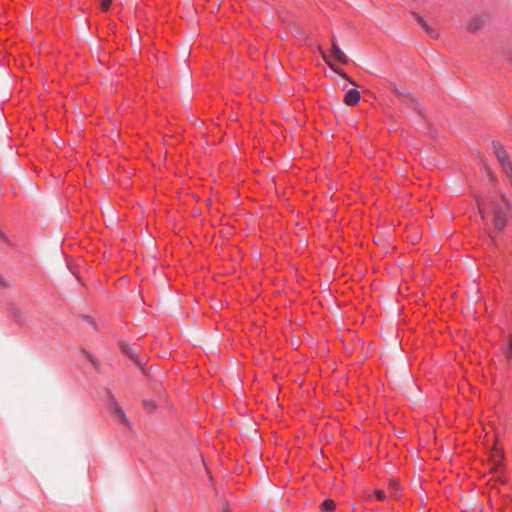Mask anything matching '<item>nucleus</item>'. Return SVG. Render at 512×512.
<instances>
[{
	"label": "nucleus",
	"instance_id": "14",
	"mask_svg": "<svg viewBox=\"0 0 512 512\" xmlns=\"http://www.w3.org/2000/svg\"><path fill=\"white\" fill-rule=\"evenodd\" d=\"M503 56L512 62V45L506 46L503 50Z\"/></svg>",
	"mask_w": 512,
	"mask_h": 512
},
{
	"label": "nucleus",
	"instance_id": "9",
	"mask_svg": "<svg viewBox=\"0 0 512 512\" xmlns=\"http://www.w3.org/2000/svg\"><path fill=\"white\" fill-rule=\"evenodd\" d=\"M335 509V502L331 499H326L321 505L322 512H333Z\"/></svg>",
	"mask_w": 512,
	"mask_h": 512
},
{
	"label": "nucleus",
	"instance_id": "16",
	"mask_svg": "<svg viewBox=\"0 0 512 512\" xmlns=\"http://www.w3.org/2000/svg\"><path fill=\"white\" fill-rule=\"evenodd\" d=\"M375 496L380 501H382V500H384L386 498V494L382 490H376L375 491Z\"/></svg>",
	"mask_w": 512,
	"mask_h": 512
},
{
	"label": "nucleus",
	"instance_id": "20",
	"mask_svg": "<svg viewBox=\"0 0 512 512\" xmlns=\"http://www.w3.org/2000/svg\"><path fill=\"white\" fill-rule=\"evenodd\" d=\"M2 237H3V234L0 232V238H2Z\"/></svg>",
	"mask_w": 512,
	"mask_h": 512
},
{
	"label": "nucleus",
	"instance_id": "5",
	"mask_svg": "<svg viewBox=\"0 0 512 512\" xmlns=\"http://www.w3.org/2000/svg\"><path fill=\"white\" fill-rule=\"evenodd\" d=\"M111 413L116 421L121 422L123 424H128V419L124 411L115 400L111 402Z\"/></svg>",
	"mask_w": 512,
	"mask_h": 512
},
{
	"label": "nucleus",
	"instance_id": "12",
	"mask_svg": "<svg viewBox=\"0 0 512 512\" xmlns=\"http://www.w3.org/2000/svg\"><path fill=\"white\" fill-rule=\"evenodd\" d=\"M416 17V20L417 22L429 33L431 34L432 33V30L431 28L427 25V23L424 21V19L419 16V15H415Z\"/></svg>",
	"mask_w": 512,
	"mask_h": 512
},
{
	"label": "nucleus",
	"instance_id": "17",
	"mask_svg": "<svg viewBox=\"0 0 512 512\" xmlns=\"http://www.w3.org/2000/svg\"><path fill=\"white\" fill-rule=\"evenodd\" d=\"M112 0H101V6L103 9H108L111 5Z\"/></svg>",
	"mask_w": 512,
	"mask_h": 512
},
{
	"label": "nucleus",
	"instance_id": "18",
	"mask_svg": "<svg viewBox=\"0 0 512 512\" xmlns=\"http://www.w3.org/2000/svg\"><path fill=\"white\" fill-rule=\"evenodd\" d=\"M478 208H479V213H480L481 217L484 218V212H483L482 204L480 201H478Z\"/></svg>",
	"mask_w": 512,
	"mask_h": 512
},
{
	"label": "nucleus",
	"instance_id": "15",
	"mask_svg": "<svg viewBox=\"0 0 512 512\" xmlns=\"http://www.w3.org/2000/svg\"><path fill=\"white\" fill-rule=\"evenodd\" d=\"M143 406L148 411H153L155 409V407H156L155 403L153 401H151V400H144L143 401Z\"/></svg>",
	"mask_w": 512,
	"mask_h": 512
},
{
	"label": "nucleus",
	"instance_id": "4",
	"mask_svg": "<svg viewBox=\"0 0 512 512\" xmlns=\"http://www.w3.org/2000/svg\"><path fill=\"white\" fill-rule=\"evenodd\" d=\"M485 21L486 17L483 15L472 17L468 20L466 28L469 32L475 33L482 28Z\"/></svg>",
	"mask_w": 512,
	"mask_h": 512
},
{
	"label": "nucleus",
	"instance_id": "13",
	"mask_svg": "<svg viewBox=\"0 0 512 512\" xmlns=\"http://www.w3.org/2000/svg\"><path fill=\"white\" fill-rule=\"evenodd\" d=\"M398 486L399 485H398L397 481H395V480H391L389 482V489L391 490V492H390L391 496H393V497L396 496V492L398 490Z\"/></svg>",
	"mask_w": 512,
	"mask_h": 512
},
{
	"label": "nucleus",
	"instance_id": "6",
	"mask_svg": "<svg viewBox=\"0 0 512 512\" xmlns=\"http://www.w3.org/2000/svg\"><path fill=\"white\" fill-rule=\"evenodd\" d=\"M320 50V53H321V56H322V59L325 61V63L335 72L337 73L338 75H340L343 79L347 80L348 82H350L351 84L353 85H356L355 82L350 79V77L341 69H339L338 67H336L331 61L330 59L328 58V56L325 54V52L319 48Z\"/></svg>",
	"mask_w": 512,
	"mask_h": 512
},
{
	"label": "nucleus",
	"instance_id": "19",
	"mask_svg": "<svg viewBox=\"0 0 512 512\" xmlns=\"http://www.w3.org/2000/svg\"><path fill=\"white\" fill-rule=\"evenodd\" d=\"M0 284H1V285H3V286H5V285H6V284H5V282L2 280V278H1V277H0Z\"/></svg>",
	"mask_w": 512,
	"mask_h": 512
},
{
	"label": "nucleus",
	"instance_id": "8",
	"mask_svg": "<svg viewBox=\"0 0 512 512\" xmlns=\"http://www.w3.org/2000/svg\"><path fill=\"white\" fill-rule=\"evenodd\" d=\"M360 100V93L357 89H350L344 97V103L349 106L356 105Z\"/></svg>",
	"mask_w": 512,
	"mask_h": 512
},
{
	"label": "nucleus",
	"instance_id": "11",
	"mask_svg": "<svg viewBox=\"0 0 512 512\" xmlns=\"http://www.w3.org/2000/svg\"><path fill=\"white\" fill-rule=\"evenodd\" d=\"M121 349L122 351L127 355L129 356L131 359H134V352L132 350V348L130 347L129 344L127 343H122L121 344Z\"/></svg>",
	"mask_w": 512,
	"mask_h": 512
},
{
	"label": "nucleus",
	"instance_id": "2",
	"mask_svg": "<svg viewBox=\"0 0 512 512\" xmlns=\"http://www.w3.org/2000/svg\"><path fill=\"white\" fill-rule=\"evenodd\" d=\"M493 151H494L500 165L502 166L504 173L510 179H512V163H511L509 155L507 154L504 147L500 143L495 142V143H493Z\"/></svg>",
	"mask_w": 512,
	"mask_h": 512
},
{
	"label": "nucleus",
	"instance_id": "7",
	"mask_svg": "<svg viewBox=\"0 0 512 512\" xmlns=\"http://www.w3.org/2000/svg\"><path fill=\"white\" fill-rule=\"evenodd\" d=\"M331 53H332V56L337 60L339 61L340 63L342 64H348L349 62V59L348 57L346 56V54L340 49V47L338 46V44L336 43V41L333 39L332 40V45H331Z\"/></svg>",
	"mask_w": 512,
	"mask_h": 512
},
{
	"label": "nucleus",
	"instance_id": "1",
	"mask_svg": "<svg viewBox=\"0 0 512 512\" xmlns=\"http://www.w3.org/2000/svg\"><path fill=\"white\" fill-rule=\"evenodd\" d=\"M491 209L494 217V226L498 231H502L506 226L511 209L506 196L502 194L499 200L492 199Z\"/></svg>",
	"mask_w": 512,
	"mask_h": 512
},
{
	"label": "nucleus",
	"instance_id": "3",
	"mask_svg": "<svg viewBox=\"0 0 512 512\" xmlns=\"http://www.w3.org/2000/svg\"><path fill=\"white\" fill-rule=\"evenodd\" d=\"M490 462L492 463L493 470L498 469L501 466L504 459V451L496 446H494L490 452L489 456Z\"/></svg>",
	"mask_w": 512,
	"mask_h": 512
},
{
	"label": "nucleus",
	"instance_id": "10",
	"mask_svg": "<svg viewBox=\"0 0 512 512\" xmlns=\"http://www.w3.org/2000/svg\"><path fill=\"white\" fill-rule=\"evenodd\" d=\"M504 354L508 361H512V333L509 335L508 343L504 348Z\"/></svg>",
	"mask_w": 512,
	"mask_h": 512
}]
</instances>
